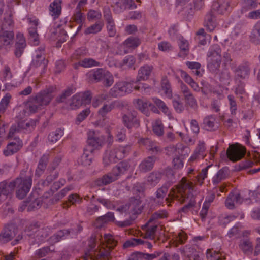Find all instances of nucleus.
I'll list each match as a JSON object with an SVG mask.
<instances>
[{
    "label": "nucleus",
    "instance_id": "5701e85b",
    "mask_svg": "<svg viewBox=\"0 0 260 260\" xmlns=\"http://www.w3.org/2000/svg\"><path fill=\"white\" fill-rule=\"evenodd\" d=\"M238 246L239 249L245 255H249L253 252V243L250 238H246L241 239L239 241Z\"/></svg>",
    "mask_w": 260,
    "mask_h": 260
},
{
    "label": "nucleus",
    "instance_id": "052dcab7",
    "mask_svg": "<svg viewBox=\"0 0 260 260\" xmlns=\"http://www.w3.org/2000/svg\"><path fill=\"white\" fill-rule=\"evenodd\" d=\"M74 92V90L72 88H68L61 94L56 98V101L57 103L64 102L67 98L69 97Z\"/></svg>",
    "mask_w": 260,
    "mask_h": 260
},
{
    "label": "nucleus",
    "instance_id": "a19ab883",
    "mask_svg": "<svg viewBox=\"0 0 260 260\" xmlns=\"http://www.w3.org/2000/svg\"><path fill=\"white\" fill-rule=\"evenodd\" d=\"M169 213L166 210H160L153 213L150 217L149 222H153L156 223V221L166 218L168 217Z\"/></svg>",
    "mask_w": 260,
    "mask_h": 260
},
{
    "label": "nucleus",
    "instance_id": "a18cd8bd",
    "mask_svg": "<svg viewBox=\"0 0 260 260\" xmlns=\"http://www.w3.org/2000/svg\"><path fill=\"white\" fill-rule=\"evenodd\" d=\"M103 27V24L102 22H98L91 25L84 30L85 35L91 34H96L101 31Z\"/></svg>",
    "mask_w": 260,
    "mask_h": 260
},
{
    "label": "nucleus",
    "instance_id": "dca6fc26",
    "mask_svg": "<svg viewBox=\"0 0 260 260\" xmlns=\"http://www.w3.org/2000/svg\"><path fill=\"white\" fill-rule=\"evenodd\" d=\"M91 93L89 91L81 92L73 96L72 104L75 107H79L82 104H88L91 102Z\"/></svg>",
    "mask_w": 260,
    "mask_h": 260
},
{
    "label": "nucleus",
    "instance_id": "f257e3e1",
    "mask_svg": "<svg viewBox=\"0 0 260 260\" xmlns=\"http://www.w3.org/2000/svg\"><path fill=\"white\" fill-rule=\"evenodd\" d=\"M194 191L193 183L186 178H182L176 187L171 189L169 196L171 199H175L182 203H186V204L179 211L187 213L195 206Z\"/></svg>",
    "mask_w": 260,
    "mask_h": 260
},
{
    "label": "nucleus",
    "instance_id": "c85d7f7f",
    "mask_svg": "<svg viewBox=\"0 0 260 260\" xmlns=\"http://www.w3.org/2000/svg\"><path fill=\"white\" fill-rule=\"evenodd\" d=\"M229 7V3L226 0H219L214 2L212 5V10L211 11L216 12L218 14H223L228 11Z\"/></svg>",
    "mask_w": 260,
    "mask_h": 260
},
{
    "label": "nucleus",
    "instance_id": "cd10ccee",
    "mask_svg": "<svg viewBox=\"0 0 260 260\" xmlns=\"http://www.w3.org/2000/svg\"><path fill=\"white\" fill-rule=\"evenodd\" d=\"M155 158L148 156L143 159L139 165V170L141 172L146 173L151 170L154 166Z\"/></svg>",
    "mask_w": 260,
    "mask_h": 260
},
{
    "label": "nucleus",
    "instance_id": "bb28decb",
    "mask_svg": "<svg viewBox=\"0 0 260 260\" xmlns=\"http://www.w3.org/2000/svg\"><path fill=\"white\" fill-rule=\"evenodd\" d=\"M133 103L135 106L142 113L146 116H148L149 114L148 107H151L152 105L147 100L143 99H136L133 101Z\"/></svg>",
    "mask_w": 260,
    "mask_h": 260
},
{
    "label": "nucleus",
    "instance_id": "de8ad7c7",
    "mask_svg": "<svg viewBox=\"0 0 260 260\" xmlns=\"http://www.w3.org/2000/svg\"><path fill=\"white\" fill-rule=\"evenodd\" d=\"M127 6L131 9L136 8V5L133 0H119L115 4V6L120 8V11L124 10Z\"/></svg>",
    "mask_w": 260,
    "mask_h": 260
},
{
    "label": "nucleus",
    "instance_id": "0e129e2a",
    "mask_svg": "<svg viewBox=\"0 0 260 260\" xmlns=\"http://www.w3.org/2000/svg\"><path fill=\"white\" fill-rule=\"evenodd\" d=\"M2 81H5L7 80H10L12 78V74L10 68L7 66L5 65L4 67V69L2 72Z\"/></svg>",
    "mask_w": 260,
    "mask_h": 260
},
{
    "label": "nucleus",
    "instance_id": "4d7b16f0",
    "mask_svg": "<svg viewBox=\"0 0 260 260\" xmlns=\"http://www.w3.org/2000/svg\"><path fill=\"white\" fill-rule=\"evenodd\" d=\"M47 65V60L42 59H33L32 66L36 68H40L41 69V73H44Z\"/></svg>",
    "mask_w": 260,
    "mask_h": 260
},
{
    "label": "nucleus",
    "instance_id": "774afa93",
    "mask_svg": "<svg viewBox=\"0 0 260 260\" xmlns=\"http://www.w3.org/2000/svg\"><path fill=\"white\" fill-rule=\"evenodd\" d=\"M161 87L162 90L164 91L165 94L169 98L172 96V90L171 86L168 80L164 79L161 82Z\"/></svg>",
    "mask_w": 260,
    "mask_h": 260
},
{
    "label": "nucleus",
    "instance_id": "2f4dec72",
    "mask_svg": "<svg viewBox=\"0 0 260 260\" xmlns=\"http://www.w3.org/2000/svg\"><path fill=\"white\" fill-rule=\"evenodd\" d=\"M152 69L153 67L152 66L148 65L141 67L138 71L136 83L141 80H147L150 75Z\"/></svg>",
    "mask_w": 260,
    "mask_h": 260
},
{
    "label": "nucleus",
    "instance_id": "79ce46f5",
    "mask_svg": "<svg viewBox=\"0 0 260 260\" xmlns=\"http://www.w3.org/2000/svg\"><path fill=\"white\" fill-rule=\"evenodd\" d=\"M141 44L140 40L137 37H130L123 43V45L126 48H135Z\"/></svg>",
    "mask_w": 260,
    "mask_h": 260
},
{
    "label": "nucleus",
    "instance_id": "f03ea898",
    "mask_svg": "<svg viewBox=\"0 0 260 260\" xmlns=\"http://www.w3.org/2000/svg\"><path fill=\"white\" fill-rule=\"evenodd\" d=\"M102 248L99 252L94 251L85 253V255L79 260H108L112 249L117 245V241L113 236L106 234L102 238Z\"/></svg>",
    "mask_w": 260,
    "mask_h": 260
},
{
    "label": "nucleus",
    "instance_id": "ddd939ff",
    "mask_svg": "<svg viewBox=\"0 0 260 260\" xmlns=\"http://www.w3.org/2000/svg\"><path fill=\"white\" fill-rule=\"evenodd\" d=\"M103 13L109 36L110 37H114L116 35V29L112 13L110 9L107 7L104 8Z\"/></svg>",
    "mask_w": 260,
    "mask_h": 260
},
{
    "label": "nucleus",
    "instance_id": "6e6552de",
    "mask_svg": "<svg viewBox=\"0 0 260 260\" xmlns=\"http://www.w3.org/2000/svg\"><path fill=\"white\" fill-rule=\"evenodd\" d=\"M245 148L238 144L230 145L226 150L228 158L232 161H237L244 157Z\"/></svg>",
    "mask_w": 260,
    "mask_h": 260
},
{
    "label": "nucleus",
    "instance_id": "b1692460",
    "mask_svg": "<svg viewBox=\"0 0 260 260\" xmlns=\"http://www.w3.org/2000/svg\"><path fill=\"white\" fill-rule=\"evenodd\" d=\"M242 202V199L239 193L231 192L225 200V205L228 209H233L235 208V204H241Z\"/></svg>",
    "mask_w": 260,
    "mask_h": 260
},
{
    "label": "nucleus",
    "instance_id": "e433bc0d",
    "mask_svg": "<svg viewBox=\"0 0 260 260\" xmlns=\"http://www.w3.org/2000/svg\"><path fill=\"white\" fill-rule=\"evenodd\" d=\"M178 45L180 49V51L178 53V56L181 57H185L189 52V44L188 41L182 37H180L178 41Z\"/></svg>",
    "mask_w": 260,
    "mask_h": 260
},
{
    "label": "nucleus",
    "instance_id": "4c0bfd02",
    "mask_svg": "<svg viewBox=\"0 0 260 260\" xmlns=\"http://www.w3.org/2000/svg\"><path fill=\"white\" fill-rule=\"evenodd\" d=\"M229 175V169L227 168H223L219 170L212 179L213 183L218 184L222 180H224Z\"/></svg>",
    "mask_w": 260,
    "mask_h": 260
},
{
    "label": "nucleus",
    "instance_id": "4be33fe9",
    "mask_svg": "<svg viewBox=\"0 0 260 260\" xmlns=\"http://www.w3.org/2000/svg\"><path fill=\"white\" fill-rule=\"evenodd\" d=\"M204 26L210 32L213 31L216 26L217 23L215 14L213 11H210L207 13L204 19Z\"/></svg>",
    "mask_w": 260,
    "mask_h": 260
},
{
    "label": "nucleus",
    "instance_id": "f704fd0d",
    "mask_svg": "<svg viewBox=\"0 0 260 260\" xmlns=\"http://www.w3.org/2000/svg\"><path fill=\"white\" fill-rule=\"evenodd\" d=\"M94 149L86 147L84 149V152L81 156V162L84 166H89L92 162L94 153Z\"/></svg>",
    "mask_w": 260,
    "mask_h": 260
},
{
    "label": "nucleus",
    "instance_id": "7c9ffc66",
    "mask_svg": "<svg viewBox=\"0 0 260 260\" xmlns=\"http://www.w3.org/2000/svg\"><path fill=\"white\" fill-rule=\"evenodd\" d=\"M204 128L210 131H215L218 128L215 116L211 115L205 117L203 120Z\"/></svg>",
    "mask_w": 260,
    "mask_h": 260
},
{
    "label": "nucleus",
    "instance_id": "72a5a7b5",
    "mask_svg": "<svg viewBox=\"0 0 260 260\" xmlns=\"http://www.w3.org/2000/svg\"><path fill=\"white\" fill-rule=\"evenodd\" d=\"M118 179L116 175L112 170L111 172L103 175L100 179L98 180L96 184L100 186L103 185H106Z\"/></svg>",
    "mask_w": 260,
    "mask_h": 260
},
{
    "label": "nucleus",
    "instance_id": "6ab92c4d",
    "mask_svg": "<svg viewBox=\"0 0 260 260\" xmlns=\"http://www.w3.org/2000/svg\"><path fill=\"white\" fill-rule=\"evenodd\" d=\"M75 2H78V4L76 7L74 14L72 17L73 20L77 23H84L85 21V16L81 12V8L84 5L87 0H74Z\"/></svg>",
    "mask_w": 260,
    "mask_h": 260
},
{
    "label": "nucleus",
    "instance_id": "09e8293b",
    "mask_svg": "<svg viewBox=\"0 0 260 260\" xmlns=\"http://www.w3.org/2000/svg\"><path fill=\"white\" fill-rule=\"evenodd\" d=\"M206 257L210 260H224L225 257L221 254L212 249H208L206 252Z\"/></svg>",
    "mask_w": 260,
    "mask_h": 260
},
{
    "label": "nucleus",
    "instance_id": "49530a36",
    "mask_svg": "<svg viewBox=\"0 0 260 260\" xmlns=\"http://www.w3.org/2000/svg\"><path fill=\"white\" fill-rule=\"evenodd\" d=\"M144 240V239L140 238H131L126 241L123 244V246L124 248H127L135 246L143 245Z\"/></svg>",
    "mask_w": 260,
    "mask_h": 260
},
{
    "label": "nucleus",
    "instance_id": "864d4df0",
    "mask_svg": "<svg viewBox=\"0 0 260 260\" xmlns=\"http://www.w3.org/2000/svg\"><path fill=\"white\" fill-rule=\"evenodd\" d=\"M170 182H166L160 188H158L156 192V198L159 200H163L170 186Z\"/></svg>",
    "mask_w": 260,
    "mask_h": 260
},
{
    "label": "nucleus",
    "instance_id": "39448f33",
    "mask_svg": "<svg viewBox=\"0 0 260 260\" xmlns=\"http://www.w3.org/2000/svg\"><path fill=\"white\" fill-rule=\"evenodd\" d=\"M221 49L218 44H213L209 48L207 54L208 68L214 72L218 70L221 61Z\"/></svg>",
    "mask_w": 260,
    "mask_h": 260
},
{
    "label": "nucleus",
    "instance_id": "0eeeda50",
    "mask_svg": "<svg viewBox=\"0 0 260 260\" xmlns=\"http://www.w3.org/2000/svg\"><path fill=\"white\" fill-rule=\"evenodd\" d=\"M104 137L98 132L90 130L87 133V147L94 149V151L101 148L104 143Z\"/></svg>",
    "mask_w": 260,
    "mask_h": 260
},
{
    "label": "nucleus",
    "instance_id": "3c124183",
    "mask_svg": "<svg viewBox=\"0 0 260 260\" xmlns=\"http://www.w3.org/2000/svg\"><path fill=\"white\" fill-rule=\"evenodd\" d=\"M63 135V131L61 128H58L55 131L52 132L48 135L49 141L55 143L57 142Z\"/></svg>",
    "mask_w": 260,
    "mask_h": 260
},
{
    "label": "nucleus",
    "instance_id": "a878e982",
    "mask_svg": "<svg viewBox=\"0 0 260 260\" xmlns=\"http://www.w3.org/2000/svg\"><path fill=\"white\" fill-rule=\"evenodd\" d=\"M61 0H54L49 5V14L54 19L58 18L61 14Z\"/></svg>",
    "mask_w": 260,
    "mask_h": 260
},
{
    "label": "nucleus",
    "instance_id": "338daca9",
    "mask_svg": "<svg viewBox=\"0 0 260 260\" xmlns=\"http://www.w3.org/2000/svg\"><path fill=\"white\" fill-rule=\"evenodd\" d=\"M54 250H51L49 247H44L36 251L35 255L38 257H43L49 254Z\"/></svg>",
    "mask_w": 260,
    "mask_h": 260
},
{
    "label": "nucleus",
    "instance_id": "37998d69",
    "mask_svg": "<svg viewBox=\"0 0 260 260\" xmlns=\"http://www.w3.org/2000/svg\"><path fill=\"white\" fill-rule=\"evenodd\" d=\"M70 233V231L68 230H63L58 231L53 236L50 237L49 241L52 243H55L59 242L62 238Z\"/></svg>",
    "mask_w": 260,
    "mask_h": 260
},
{
    "label": "nucleus",
    "instance_id": "412c9836",
    "mask_svg": "<svg viewBox=\"0 0 260 260\" xmlns=\"http://www.w3.org/2000/svg\"><path fill=\"white\" fill-rule=\"evenodd\" d=\"M157 227V225L156 223L153 222H149V220L142 227L143 230L145 232L144 238L151 240L154 239Z\"/></svg>",
    "mask_w": 260,
    "mask_h": 260
},
{
    "label": "nucleus",
    "instance_id": "1a4fd4ad",
    "mask_svg": "<svg viewBox=\"0 0 260 260\" xmlns=\"http://www.w3.org/2000/svg\"><path fill=\"white\" fill-rule=\"evenodd\" d=\"M37 121L30 120L28 121H21L17 125H12L9 131V137H11L15 133L24 131L25 132L29 133L33 131L36 126Z\"/></svg>",
    "mask_w": 260,
    "mask_h": 260
},
{
    "label": "nucleus",
    "instance_id": "c03bdc74",
    "mask_svg": "<svg viewBox=\"0 0 260 260\" xmlns=\"http://www.w3.org/2000/svg\"><path fill=\"white\" fill-rule=\"evenodd\" d=\"M27 108L31 113H35L42 109V106L33 97L27 104Z\"/></svg>",
    "mask_w": 260,
    "mask_h": 260
},
{
    "label": "nucleus",
    "instance_id": "8fccbe9b",
    "mask_svg": "<svg viewBox=\"0 0 260 260\" xmlns=\"http://www.w3.org/2000/svg\"><path fill=\"white\" fill-rule=\"evenodd\" d=\"M209 166L206 167L202 170L196 177L193 180L194 183H198L200 185H202L204 183V179L207 177L208 169Z\"/></svg>",
    "mask_w": 260,
    "mask_h": 260
},
{
    "label": "nucleus",
    "instance_id": "9b49d317",
    "mask_svg": "<svg viewBox=\"0 0 260 260\" xmlns=\"http://www.w3.org/2000/svg\"><path fill=\"white\" fill-rule=\"evenodd\" d=\"M14 33L12 31H0V49L8 50L13 44Z\"/></svg>",
    "mask_w": 260,
    "mask_h": 260
},
{
    "label": "nucleus",
    "instance_id": "ea45409f",
    "mask_svg": "<svg viewBox=\"0 0 260 260\" xmlns=\"http://www.w3.org/2000/svg\"><path fill=\"white\" fill-rule=\"evenodd\" d=\"M152 101L165 115L168 116L169 118H171V113L164 101L157 98H153Z\"/></svg>",
    "mask_w": 260,
    "mask_h": 260
},
{
    "label": "nucleus",
    "instance_id": "f3484780",
    "mask_svg": "<svg viewBox=\"0 0 260 260\" xmlns=\"http://www.w3.org/2000/svg\"><path fill=\"white\" fill-rule=\"evenodd\" d=\"M23 146L22 142L20 139H16L7 144L3 150V154L6 156H11L17 152Z\"/></svg>",
    "mask_w": 260,
    "mask_h": 260
},
{
    "label": "nucleus",
    "instance_id": "69168bd1",
    "mask_svg": "<svg viewBox=\"0 0 260 260\" xmlns=\"http://www.w3.org/2000/svg\"><path fill=\"white\" fill-rule=\"evenodd\" d=\"M11 96L9 93H7L2 99L0 102V111L4 112L10 103Z\"/></svg>",
    "mask_w": 260,
    "mask_h": 260
},
{
    "label": "nucleus",
    "instance_id": "7ed1b4c3",
    "mask_svg": "<svg viewBox=\"0 0 260 260\" xmlns=\"http://www.w3.org/2000/svg\"><path fill=\"white\" fill-rule=\"evenodd\" d=\"M133 82L121 81L116 83L110 89L109 94L113 97H119L129 93L134 89L140 91L142 93L149 88V86L145 84L139 83L138 85L134 86Z\"/></svg>",
    "mask_w": 260,
    "mask_h": 260
},
{
    "label": "nucleus",
    "instance_id": "393cba45",
    "mask_svg": "<svg viewBox=\"0 0 260 260\" xmlns=\"http://www.w3.org/2000/svg\"><path fill=\"white\" fill-rule=\"evenodd\" d=\"M205 0H193L192 4H189L184 8L185 12L192 16L196 11L201 10L204 7Z\"/></svg>",
    "mask_w": 260,
    "mask_h": 260
},
{
    "label": "nucleus",
    "instance_id": "58836bf2",
    "mask_svg": "<svg viewBox=\"0 0 260 260\" xmlns=\"http://www.w3.org/2000/svg\"><path fill=\"white\" fill-rule=\"evenodd\" d=\"M250 38L252 43L255 44H260V20L254 25Z\"/></svg>",
    "mask_w": 260,
    "mask_h": 260
},
{
    "label": "nucleus",
    "instance_id": "473e14b6",
    "mask_svg": "<svg viewBox=\"0 0 260 260\" xmlns=\"http://www.w3.org/2000/svg\"><path fill=\"white\" fill-rule=\"evenodd\" d=\"M161 178V173L158 171H153L147 176L146 184L151 187H154L159 183Z\"/></svg>",
    "mask_w": 260,
    "mask_h": 260
},
{
    "label": "nucleus",
    "instance_id": "20e7f679",
    "mask_svg": "<svg viewBox=\"0 0 260 260\" xmlns=\"http://www.w3.org/2000/svg\"><path fill=\"white\" fill-rule=\"evenodd\" d=\"M129 150L128 146H117L106 151L103 158L104 166L108 167L124 158L129 153Z\"/></svg>",
    "mask_w": 260,
    "mask_h": 260
},
{
    "label": "nucleus",
    "instance_id": "4468645a",
    "mask_svg": "<svg viewBox=\"0 0 260 260\" xmlns=\"http://www.w3.org/2000/svg\"><path fill=\"white\" fill-rule=\"evenodd\" d=\"M122 121L124 125L128 129L137 128L140 125V122L137 117V113L135 111L124 114L122 116Z\"/></svg>",
    "mask_w": 260,
    "mask_h": 260
},
{
    "label": "nucleus",
    "instance_id": "6e6d98bb",
    "mask_svg": "<svg viewBox=\"0 0 260 260\" xmlns=\"http://www.w3.org/2000/svg\"><path fill=\"white\" fill-rule=\"evenodd\" d=\"M41 200L38 198L34 199V200L31 199L29 201L25 202V206H28V210L31 211L35 209L39 208L41 205Z\"/></svg>",
    "mask_w": 260,
    "mask_h": 260
},
{
    "label": "nucleus",
    "instance_id": "2eb2a0df",
    "mask_svg": "<svg viewBox=\"0 0 260 260\" xmlns=\"http://www.w3.org/2000/svg\"><path fill=\"white\" fill-rule=\"evenodd\" d=\"M180 90L186 104L192 108H196L197 107V101L189 88L183 82L181 83Z\"/></svg>",
    "mask_w": 260,
    "mask_h": 260
},
{
    "label": "nucleus",
    "instance_id": "5fc2aeb1",
    "mask_svg": "<svg viewBox=\"0 0 260 260\" xmlns=\"http://www.w3.org/2000/svg\"><path fill=\"white\" fill-rule=\"evenodd\" d=\"M153 132L157 136H161L164 134V125L161 120L156 119L153 123Z\"/></svg>",
    "mask_w": 260,
    "mask_h": 260
},
{
    "label": "nucleus",
    "instance_id": "9d476101",
    "mask_svg": "<svg viewBox=\"0 0 260 260\" xmlns=\"http://www.w3.org/2000/svg\"><path fill=\"white\" fill-rule=\"evenodd\" d=\"M55 88L52 86L41 90L34 96L35 99L43 107L48 105L54 96Z\"/></svg>",
    "mask_w": 260,
    "mask_h": 260
},
{
    "label": "nucleus",
    "instance_id": "603ef678",
    "mask_svg": "<svg viewBox=\"0 0 260 260\" xmlns=\"http://www.w3.org/2000/svg\"><path fill=\"white\" fill-rule=\"evenodd\" d=\"M177 156L185 157L190 152L189 148L181 143L177 144Z\"/></svg>",
    "mask_w": 260,
    "mask_h": 260
},
{
    "label": "nucleus",
    "instance_id": "a211bd4d",
    "mask_svg": "<svg viewBox=\"0 0 260 260\" xmlns=\"http://www.w3.org/2000/svg\"><path fill=\"white\" fill-rule=\"evenodd\" d=\"M139 143L144 145L146 149L152 154H157L162 151V149L159 144L150 139H141L139 140Z\"/></svg>",
    "mask_w": 260,
    "mask_h": 260
},
{
    "label": "nucleus",
    "instance_id": "13d9d810",
    "mask_svg": "<svg viewBox=\"0 0 260 260\" xmlns=\"http://www.w3.org/2000/svg\"><path fill=\"white\" fill-rule=\"evenodd\" d=\"M229 101L230 110L232 116H235L236 114L237 110V105L236 101L233 95L230 94L228 96Z\"/></svg>",
    "mask_w": 260,
    "mask_h": 260
},
{
    "label": "nucleus",
    "instance_id": "aec40b11",
    "mask_svg": "<svg viewBox=\"0 0 260 260\" xmlns=\"http://www.w3.org/2000/svg\"><path fill=\"white\" fill-rule=\"evenodd\" d=\"M124 106L123 102L119 101H114L109 104H105L99 110L98 114L102 117H104L105 115L111 112L113 109L116 108H121Z\"/></svg>",
    "mask_w": 260,
    "mask_h": 260
},
{
    "label": "nucleus",
    "instance_id": "423d86ee",
    "mask_svg": "<svg viewBox=\"0 0 260 260\" xmlns=\"http://www.w3.org/2000/svg\"><path fill=\"white\" fill-rule=\"evenodd\" d=\"M232 70L234 74V81L235 83L240 82L242 80L248 77L250 68L247 62H243L238 66L232 67Z\"/></svg>",
    "mask_w": 260,
    "mask_h": 260
},
{
    "label": "nucleus",
    "instance_id": "e2e57ef3",
    "mask_svg": "<svg viewBox=\"0 0 260 260\" xmlns=\"http://www.w3.org/2000/svg\"><path fill=\"white\" fill-rule=\"evenodd\" d=\"M237 85L235 87V93L238 98L242 100L243 97L242 95L245 93V90L244 89V84L240 81V82L236 83Z\"/></svg>",
    "mask_w": 260,
    "mask_h": 260
},
{
    "label": "nucleus",
    "instance_id": "c9c22d12",
    "mask_svg": "<svg viewBox=\"0 0 260 260\" xmlns=\"http://www.w3.org/2000/svg\"><path fill=\"white\" fill-rule=\"evenodd\" d=\"M129 165L127 162L122 161L112 169L113 171L118 179L123 174H125L129 169Z\"/></svg>",
    "mask_w": 260,
    "mask_h": 260
},
{
    "label": "nucleus",
    "instance_id": "bf43d9fd",
    "mask_svg": "<svg viewBox=\"0 0 260 260\" xmlns=\"http://www.w3.org/2000/svg\"><path fill=\"white\" fill-rule=\"evenodd\" d=\"M107 71L98 69L92 74V78L96 81H102Z\"/></svg>",
    "mask_w": 260,
    "mask_h": 260
},
{
    "label": "nucleus",
    "instance_id": "680f3d73",
    "mask_svg": "<svg viewBox=\"0 0 260 260\" xmlns=\"http://www.w3.org/2000/svg\"><path fill=\"white\" fill-rule=\"evenodd\" d=\"M81 67L84 68H90L94 66H99L100 62L96 61L92 58H85L80 60Z\"/></svg>",
    "mask_w": 260,
    "mask_h": 260
},
{
    "label": "nucleus",
    "instance_id": "f8f14e48",
    "mask_svg": "<svg viewBox=\"0 0 260 260\" xmlns=\"http://www.w3.org/2000/svg\"><path fill=\"white\" fill-rule=\"evenodd\" d=\"M18 229L13 224L5 226L0 234V244H5L16 236Z\"/></svg>",
    "mask_w": 260,
    "mask_h": 260
},
{
    "label": "nucleus",
    "instance_id": "c756f323",
    "mask_svg": "<svg viewBox=\"0 0 260 260\" xmlns=\"http://www.w3.org/2000/svg\"><path fill=\"white\" fill-rule=\"evenodd\" d=\"M205 146L203 142H199L194 150V153L190 157L189 160L193 161L198 159H203L206 156Z\"/></svg>",
    "mask_w": 260,
    "mask_h": 260
}]
</instances>
